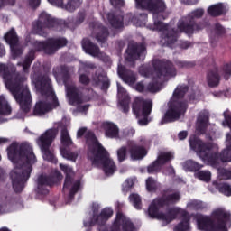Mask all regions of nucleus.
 <instances>
[{"label":"nucleus","instance_id":"nucleus-1","mask_svg":"<svg viewBox=\"0 0 231 231\" xmlns=\"http://www.w3.org/2000/svg\"><path fill=\"white\" fill-rule=\"evenodd\" d=\"M135 3L137 8L152 12L154 24L152 29L162 32V44H166V46L172 48L178 42L179 32L190 34L194 32V30H199V28L194 25V19H199V17L203 16V9H197L191 12L189 17L180 19L178 23L179 31L174 32L169 25H165V23L158 20V14L165 10V2L163 0H135Z\"/></svg>","mask_w":231,"mask_h":231},{"label":"nucleus","instance_id":"nucleus-2","mask_svg":"<svg viewBox=\"0 0 231 231\" xmlns=\"http://www.w3.org/2000/svg\"><path fill=\"white\" fill-rule=\"evenodd\" d=\"M7 154L14 166L10 174L13 189L15 192H21L24 189V181H28L32 174V165L37 162V158L32 146L26 143L19 145L13 143L7 148Z\"/></svg>","mask_w":231,"mask_h":231},{"label":"nucleus","instance_id":"nucleus-3","mask_svg":"<svg viewBox=\"0 0 231 231\" xmlns=\"http://www.w3.org/2000/svg\"><path fill=\"white\" fill-rule=\"evenodd\" d=\"M180 194H171L167 197H163L162 199H155L152 201L151 206L149 207L148 214L150 217L158 219L159 221H162L163 225H169L171 221H174L179 216H183V220L175 226L173 231H189L190 230V226L189 225V215L185 210L180 208H173L168 210L165 213H159L161 207H165V205H172V203H176V201H180Z\"/></svg>","mask_w":231,"mask_h":231},{"label":"nucleus","instance_id":"nucleus-4","mask_svg":"<svg viewBox=\"0 0 231 231\" xmlns=\"http://www.w3.org/2000/svg\"><path fill=\"white\" fill-rule=\"evenodd\" d=\"M0 75L5 80V84L9 89L16 102L24 113H28L32 109V95L28 87L23 82L26 80V77L19 78V74L15 73V69L6 67V65L0 63Z\"/></svg>","mask_w":231,"mask_h":231},{"label":"nucleus","instance_id":"nucleus-5","mask_svg":"<svg viewBox=\"0 0 231 231\" xmlns=\"http://www.w3.org/2000/svg\"><path fill=\"white\" fill-rule=\"evenodd\" d=\"M35 88L38 93L41 95H44L47 97L48 103L39 101L36 103L33 115L34 116H42L46 115V113H50L51 109L57 107L59 106V101L57 100V96H55V92H53V88H51V80L48 78H43L41 80L37 81L35 84Z\"/></svg>","mask_w":231,"mask_h":231},{"label":"nucleus","instance_id":"nucleus-6","mask_svg":"<svg viewBox=\"0 0 231 231\" xmlns=\"http://www.w3.org/2000/svg\"><path fill=\"white\" fill-rule=\"evenodd\" d=\"M213 216L217 217V219H219V222L214 224L208 217L197 215V225L199 230L228 231L226 226L230 225L229 213L226 212L223 208H218L214 211ZM222 219H225V222H221Z\"/></svg>","mask_w":231,"mask_h":231},{"label":"nucleus","instance_id":"nucleus-7","mask_svg":"<svg viewBox=\"0 0 231 231\" xmlns=\"http://www.w3.org/2000/svg\"><path fill=\"white\" fill-rule=\"evenodd\" d=\"M187 91V87H178L175 89L173 97L170 101L169 109L166 112L164 118L162 120V124L174 122V120H178L180 116H181V115L187 111V103H181L178 100L179 98H181V97H183Z\"/></svg>","mask_w":231,"mask_h":231},{"label":"nucleus","instance_id":"nucleus-8","mask_svg":"<svg viewBox=\"0 0 231 231\" xmlns=\"http://www.w3.org/2000/svg\"><path fill=\"white\" fill-rule=\"evenodd\" d=\"M95 148L90 147V152H88V157L91 160L92 164L98 166L102 165L103 171L106 176H111L116 171L115 162L109 158V153L102 147V145L95 144Z\"/></svg>","mask_w":231,"mask_h":231},{"label":"nucleus","instance_id":"nucleus-9","mask_svg":"<svg viewBox=\"0 0 231 231\" xmlns=\"http://www.w3.org/2000/svg\"><path fill=\"white\" fill-rule=\"evenodd\" d=\"M189 145L192 151H195L205 162H216L219 158L216 153L218 149L216 143H204L201 139L194 137L189 140Z\"/></svg>","mask_w":231,"mask_h":231},{"label":"nucleus","instance_id":"nucleus-10","mask_svg":"<svg viewBox=\"0 0 231 231\" xmlns=\"http://www.w3.org/2000/svg\"><path fill=\"white\" fill-rule=\"evenodd\" d=\"M57 129H49L36 141L42 152L43 160L51 162L52 163H56L57 159H55V155H53V152L50 150V147H51L53 140L57 138Z\"/></svg>","mask_w":231,"mask_h":231},{"label":"nucleus","instance_id":"nucleus-11","mask_svg":"<svg viewBox=\"0 0 231 231\" xmlns=\"http://www.w3.org/2000/svg\"><path fill=\"white\" fill-rule=\"evenodd\" d=\"M154 79H159L155 83H152L148 86L149 91L152 93H156L162 89V80H165V79H171V77H176V69L172 67L171 62H167L165 65L161 67H155V70L152 73Z\"/></svg>","mask_w":231,"mask_h":231},{"label":"nucleus","instance_id":"nucleus-12","mask_svg":"<svg viewBox=\"0 0 231 231\" xmlns=\"http://www.w3.org/2000/svg\"><path fill=\"white\" fill-rule=\"evenodd\" d=\"M152 109V100H144L142 97H136L133 104L134 114L139 118L140 125H147V116L151 115Z\"/></svg>","mask_w":231,"mask_h":231},{"label":"nucleus","instance_id":"nucleus-13","mask_svg":"<svg viewBox=\"0 0 231 231\" xmlns=\"http://www.w3.org/2000/svg\"><path fill=\"white\" fill-rule=\"evenodd\" d=\"M68 44V40L63 37L51 38L45 42H35L34 46L37 50L44 51L47 55H53L60 48Z\"/></svg>","mask_w":231,"mask_h":231},{"label":"nucleus","instance_id":"nucleus-14","mask_svg":"<svg viewBox=\"0 0 231 231\" xmlns=\"http://www.w3.org/2000/svg\"><path fill=\"white\" fill-rule=\"evenodd\" d=\"M60 167L63 172L66 174L65 181L63 184V191L69 190V197L73 198L76 192L80 189V180H73V170L64 164H60Z\"/></svg>","mask_w":231,"mask_h":231},{"label":"nucleus","instance_id":"nucleus-15","mask_svg":"<svg viewBox=\"0 0 231 231\" xmlns=\"http://www.w3.org/2000/svg\"><path fill=\"white\" fill-rule=\"evenodd\" d=\"M56 22L48 14L42 13L37 22L33 23L32 32L38 35H44L48 32V28L55 26Z\"/></svg>","mask_w":231,"mask_h":231},{"label":"nucleus","instance_id":"nucleus-16","mask_svg":"<svg viewBox=\"0 0 231 231\" xmlns=\"http://www.w3.org/2000/svg\"><path fill=\"white\" fill-rule=\"evenodd\" d=\"M97 214H98V206L93 207V212L90 214V217H92L93 219L86 220L84 226H93V225H97H97H104V222L113 216V209H111V208H106L101 211L99 216Z\"/></svg>","mask_w":231,"mask_h":231},{"label":"nucleus","instance_id":"nucleus-17","mask_svg":"<svg viewBox=\"0 0 231 231\" xmlns=\"http://www.w3.org/2000/svg\"><path fill=\"white\" fill-rule=\"evenodd\" d=\"M64 84L67 91V97L69 98V104L71 106H79L82 104V95L75 87V83L71 79H64Z\"/></svg>","mask_w":231,"mask_h":231},{"label":"nucleus","instance_id":"nucleus-18","mask_svg":"<svg viewBox=\"0 0 231 231\" xmlns=\"http://www.w3.org/2000/svg\"><path fill=\"white\" fill-rule=\"evenodd\" d=\"M174 156L171 152H161L158 159L148 167L149 174H154V172H159L162 169V165H165L167 162L172 160Z\"/></svg>","mask_w":231,"mask_h":231},{"label":"nucleus","instance_id":"nucleus-19","mask_svg":"<svg viewBox=\"0 0 231 231\" xmlns=\"http://www.w3.org/2000/svg\"><path fill=\"white\" fill-rule=\"evenodd\" d=\"M84 134L87 141V145H88V152H91V147L94 148V151H97V147H95V145H100V143H98V140H97L95 134L88 130L86 127L79 128L77 133L78 138H81V136H84Z\"/></svg>","mask_w":231,"mask_h":231},{"label":"nucleus","instance_id":"nucleus-20","mask_svg":"<svg viewBox=\"0 0 231 231\" xmlns=\"http://www.w3.org/2000/svg\"><path fill=\"white\" fill-rule=\"evenodd\" d=\"M81 46L83 48V51H85L87 55H90V57H104V53L100 51V49L88 38L83 39Z\"/></svg>","mask_w":231,"mask_h":231},{"label":"nucleus","instance_id":"nucleus-21","mask_svg":"<svg viewBox=\"0 0 231 231\" xmlns=\"http://www.w3.org/2000/svg\"><path fill=\"white\" fill-rule=\"evenodd\" d=\"M117 98L119 100L118 107L123 110V113H127L129 111V94L125 91L120 84L117 83Z\"/></svg>","mask_w":231,"mask_h":231},{"label":"nucleus","instance_id":"nucleus-22","mask_svg":"<svg viewBox=\"0 0 231 231\" xmlns=\"http://www.w3.org/2000/svg\"><path fill=\"white\" fill-rule=\"evenodd\" d=\"M48 2L54 6L65 8V10L69 12H73L76 8L80 6V1L79 0H48Z\"/></svg>","mask_w":231,"mask_h":231},{"label":"nucleus","instance_id":"nucleus-23","mask_svg":"<svg viewBox=\"0 0 231 231\" xmlns=\"http://www.w3.org/2000/svg\"><path fill=\"white\" fill-rule=\"evenodd\" d=\"M208 127V112L203 111L199 114L196 125V132L198 134H203Z\"/></svg>","mask_w":231,"mask_h":231},{"label":"nucleus","instance_id":"nucleus-24","mask_svg":"<svg viewBox=\"0 0 231 231\" xmlns=\"http://www.w3.org/2000/svg\"><path fill=\"white\" fill-rule=\"evenodd\" d=\"M117 73L120 78H122V80L125 82V84H129V86L134 84L136 82V77L134 74L127 69H125V67L122 65H118Z\"/></svg>","mask_w":231,"mask_h":231},{"label":"nucleus","instance_id":"nucleus-25","mask_svg":"<svg viewBox=\"0 0 231 231\" xmlns=\"http://www.w3.org/2000/svg\"><path fill=\"white\" fill-rule=\"evenodd\" d=\"M4 39L7 42V44L10 45L12 53L17 55V52L15 51V46H17V42H19V38H17V33H15V30L11 29L9 32H7L5 34Z\"/></svg>","mask_w":231,"mask_h":231},{"label":"nucleus","instance_id":"nucleus-26","mask_svg":"<svg viewBox=\"0 0 231 231\" xmlns=\"http://www.w3.org/2000/svg\"><path fill=\"white\" fill-rule=\"evenodd\" d=\"M130 154L132 160H142L147 154L145 148L142 146H136V144H132L130 149Z\"/></svg>","mask_w":231,"mask_h":231},{"label":"nucleus","instance_id":"nucleus-27","mask_svg":"<svg viewBox=\"0 0 231 231\" xmlns=\"http://www.w3.org/2000/svg\"><path fill=\"white\" fill-rule=\"evenodd\" d=\"M208 85L210 88H216L219 85V80L221 77L219 76V70L217 69H213L208 73Z\"/></svg>","mask_w":231,"mask_h":231},{"label":"nucleus","instance_id":"nucleus-28","mask_svg":"<svg viewBox=\"0 0 231 231\" xmlns=\"http://www.w3.org/2000/svg\"><path fill=\"white\" fill-rule=\"evenodd\" d=\"M221 162H231V136L226 135V149L223 150L222 153L219 155Z\"/></svg>","mask_w":231,"mask_h":231},{"label":"nucleus","instance_id":"nucleus-29","mask_svg":"<svg viewBox=\"0 0 231 231\" xmlns=\"http://www.w3.org/2000/svg\"><path fill=\"white\" fill-rule=\"evenodd\" d=\"M107 17L110 24L116 30H121V28H124V17L122 15H115L114 14H108Z\"/></svg>","mask_w":231,"mask_h":231},{"label":"nucleus","instance_id":"nucleus-30","mask_svg":"<svg viewBox=\"0 0 231 231\" xmlns=\"http://www.w3.org/2000/svg\"><path fill=\"white\" fill-rule=\"evenodd\" d=\"M106 136L108 138H116L118 137V126L113 123H105L104 124Z\"/></svg>","mask_w":231,"mask_h":231},{"label":"nucleus","instance_id":"nucleus-31","mask_svg":"<svg viewBox=\"0 0 231 231\" xmlns=\"http://www.w3.org/2000/svg\"><path fill=\"white\" fill-rule=\"evenodd\" d=\"M126 53H128L129 57L132 59H136V57H143V55H145V46L141 45L136 49V51L129 47L126 51Z\"/></svg>","mask_w":231,"mask_h":231},{"label":"nucleus","instance_id":"nucleus-32","mask_svg":"<svg viewBox=\"0 0 231 231\" xmlns=\"http://www.w3.org/2000/svg\"><path fill=\"white\" fill-rule=\"evenodd\" d=\"M224 12L225 7L223 6V4H217L215 5H211L208 9V14H209V15H213L214 17H216L217 15H221V14H223Z\"/></svg>","mask_w":231,"mask_h":231},{"label":"nucleus","instance_id":"nucleus-33","mask_svg":"<svg viewBox=\"0 0 231 231\" xmlns=\"http://www.w3.org/2000/svg\"><path fill=\"white\" fill-rule=\"evenodd\" d=\"M201 167V165H199L198 162L192 160L187 161L183 165V169L184 171H186V172H193V171H199Z\"/></svg>","mask_w":231,"mask_h":231},{"label":"nucleus","instance_id":"nucleus-34","mask_svg":"<svg viewBox=\"0 0 231 231\" xmlns=\"http://www.w3.org/2000/svg\"><path fill=\"white\" fill-rule=\"evenodd\" d=\"M12 113V108L8 105L5 97H0V115H10Z\"/></svg>","mask_w":231,"mask_h":231},{"label":"nucleus","instance_id":"nucleus-35","mask_svg":"<svg viewBox=\"0 0 231 231\" xmlns=\"http://www.w3.org/2000/svg\"><path fill=\"white\" fill-rule=\"evenodd\" d=\"M94 80L96 84L102 86L103 89H107V88H109V79L105 74H101L98 77L94 78Z\"/></svg>","mask_w":231,"mask_h":231},{"label":"nucleus","instance_id":"nucleus-36","mask_svg":"<svg viewBox=\"0 0 231 231\" xmlns=\"http://www.w3.org/2000/svg\"><path fill=\"white\" fill-rule=\"evenodd\" d=\"M175 64H177L179 68H194V66H196L195 61L183 59L176 60Z\"/></svg>","mask_w":231,"mask_h":231},{"label":"nucleus","instance_id":"nucleus-37","mask_svg":"<svg viewBox=\"0 0 231 231\" xmlns=\"http://www.w3.org/2000/svg\"><path fill=\"white\" fill-rule=\"evenodd\" d=\"M61 143L62 145H71L73 141H71V137H69V134L67 129H63L61 131Z\"/></svg>","mask_w":231,"mask_h":231},{"label":"nucleus","instance_id":"nucleus-38","mask_svg":"<svg viewBox=\"0 0 231 231\" xmlns=\"http://www.w3.org/2000/svg\"><path fill=\"white\" fill-rule=\"evenodd\" d=\"M61 155L66 160H70V162H75L79 158V153L75 152H69L66 150L61 151Z\"/></svg>","mask_w":231,"mask_h":231},{"label":"nucleus","instance_id":"nucleus-39","mask_svg":"<svg viewBox=\"0 0 231 231\" xmlns=\"http://www.w3.org/2000/svg\"><path fill=\"white\" fill-rule=\"evenodd\" d=\"M199 180H201L202 181H210V178L212 174L208 171H201L195 174Z\"/></svg>","mask_w":231,"mask_h":231},{"label":"nucleus","instance_id":"nucleus-40","mask_svg":"<svg viewBox=\"0 0 231 231\" xmlns=\"http://www.w3.org/2000/svg\"><path fill=\"white\" fill-rule=\"evenodd\" d=\"M188 208H190L191 210H199L200 208H205V204L199 200H192L188 203L187 205Z\"/></svg>","mask_w":231,"mask_h":231},{"label":"nucleus","instance_id":"nucleus-41","mask_svg":"<svg viewBox=\"0 0 231 231\" xmlns=\"http://www.w3.org/2000/svg\"><path fill=\"white\" fill-rule=\"evenodd\" d=\"M130 201L133 203L135 208H142V199L138 194H132L130 195Z\"/></svg>","mask_w":231,"mask_h":231},{"label":"nucleus","instance_id":"nucleus-42","mask_svg":"<svg viewBox=\"0 0 231 231\" xmlns=\"http://www.w3.org/2000/svg\"><path fill=\"white\" fill-rule=\"evenodd\" d=\"M127 158V148L123 146L117 150V159L118 162H124Z\"/></svg>","mask_w":231,"mask_h":231},{"label":"nucleus","instance_id":"nucleus-43","mask_svg":"<svg viewBox=\"0 0 231 231\" xmlns=\"http://www.w3.org/2000/svg\"><path fill=\"white\" fill-rule=\"evenodd\" d=\"M134 185V179H127L123 183V192H129V190L133 189Z\"/></svg>","mask_w":231,"mask_h":231},{"label":"nucleus","instance_id":"nucleus-44","mask_svg":"<svg viewBox=\"0 0 231 231\" xmlns=\"http://www.w3.org/2000/svg\"><path fill=\"white\" fill-rule=\"evenodd\" d=\"M99 31H101V34H98L96 36V39L97 41V42H104V41H106V39H107V30L104 27H99Z\"/></svg>","mask_w":231,"mask_h":231},{"label":"nucleus","instance_id":"nucleus-45","mask_svg":"<svg viewBox=\"0 0 231 231\" xmlns=\"http://www.w3.org/2000/svg\"><path fill=\"white\" fill-rule=\"evenodd\" d=\"M223 77L226 80H228L231 77V63H226L222 68Z\"/></svg>","mask_w":231,"mask_h":231},{"label":"nucleus","instance_id":"nucleus-46","mask_svg":"<svg viewBox=\"0 0 231 231\" xmlns=\"http://www.w3.org/2000/svg\"><path fill=\"white\" fill-rule=\"evenodd\" d=\"M146 189L150 192H152V190H156V181L153 180L152 178H148L146 180Z\"/></svg>","mask_w":231,"mask_h":231},{"label":"nucleus","instance_id":"nucleus-47","mask_svg":"<svg viewBox=\"0 0 231 231\" xmlns=\"http://www.w3.org/2000/svg\"><path fill=\"white\" fill-rule=\"evenodd\" d=\"M219 191L225 196H231V186L229 184H222L219 187Z\"/></svg>","mask_w":231,"mask_h":231},{"label":"nucleus","instance_id":"nucleus-48","mask_svg":"<svg viewBox=\"0 0 231 231\" xmlns=\"http://www.w3.org/2000/svg\"><path fill=\"white\" fill-rule=\"evenodd\" d=\"M6 212H10V203L1 202L0 203V216H2V214H6Z\"/></svg>","mask_w":231,"mask_h":231},{"label":"nucleus","instance_id":"nucleus-49","mask_svg":"<svg viewBox=\"0 0 231 231\" xmlns=\"http://www.w3.org/2000/svg\"><path fill=\"white\" fill-rule=\"evenodd\" d=\"M220 174L223 178V180H230L231 178V170H220Z\"/></svg>","mask_w":231,"mask_h":231},{"label":"nucleus","instance_id":"nucleus-50","mask_svg":"<svg viewBox=\"0 0 231 231\" xmlns=\"http://www.w3.org/2000/svg\"><path fill=\"white\" fill-rule=\"evenodd\" d=\"M38 185H48V177L46 176H40L38 178Z\"/></svg>","mask_w":231,"mask_h":231},{"label":"nucleus","instance_id":"nucleus-51","mask_svg":"<svg viewBox=\"0 0 231 231\" xmlns=\"http://www.w3.org/2000/svg\"><path fill=\"white\" fill-rule=\"evenodd\" d=\"M110 3L113 6H116L117 8L124 6V0H110Z\"/></svg>","mask_w":231,"mask_h":231},{"label":"nucleus","instance_id":"nucleus-52","mask_svg":"<svg viewBox=\"0 0 231 231\" xmlns=\"http://www.w3.org/2000/svg\"><path fill=\"white\" fill-rule=\"evenodd\" d=\"M79 82L81 83V84H85V85H88V84H89V78L88 77V76H86V75H80V77H79Z\"/></svg>","mask_w":231,"mask_h":231},{"label":"nucleus","instance_id":"nucleus-53","mask_svg":"<svg viewBox=\"0 0 231 231\" xmlns=\"http://www.w3.org/2000/svg\"><path fill=\"white\" fill-rule=\"evenodd\" d=\"M32 64V60H24V61L22 63V66L23 68V71H26L30 68V65Z\"/></svg>","mask_w":231,"mask_h":231},{"label":"nucleus","instance_id":"nucleus-54","mask_svg":"<svg viewBox=\"0 0 231 231\" xmlns=\"http://www.w3.org/2000/svg\"><path fill=\"white\" fill-rule=\"evenodd\" d=\"M215 30H216V32L218 34L225 33V28L219 23H217L215 25Z\"/></svg>","mask_w":231,"mask_h":231},{"label":"nucleus","instance_id":"nucleus-55","mask_svg":"<svg viewBox=\"0 0 231 231\" xmlns=\"http://www.w3.org/2000/svg\"><path fill=\"white\" fill-rule=\"evenodd\" d=\"M29 5L32 8H35V7L39 6V5H41V0H29Z\"/></svg>","mask_w":231,"mask_h":231},{"label":"nucleus","instance_id":"nucleus-56","mask_svg":"<svg viewBox=\"0 0 231 231\" xmlns=\"http://www.w3.org/2000/svg\"><path fill=\"white\" fill-rule=\"evenodd\" d=\"M188 134H189L187 133V131H182V132L179 133V139L185 140L187 138Z\"/></svg>","mask_w":231,"mask_h":231},{"label":"nucleus","instance_id":"nucleus-57","mask_svg":"<svg viewBox=\"0 0 231 231\" xmlns=\"http://www.w3.org/2000/svg\"><path fill=\"white\" fill-rule=\"evenodd\" d=\"M181 3H185L186 5H196L199 0H180Z\"/></svg>","mask_w":231,"mask_h":231},{"label":"nucleus","instance_id":"nucleus-58","mask_svg":"<svg viewBox=\"0 0 231 231\" xmlns=\"http://www.w3.org/2000/svg\"><path fill=\"white\" fill-rule=\"evenodd\" d=\"M88 109H89V105H84V106H79V111H80L81 113L84 111H88Z\"/></svg>","mask_w":231,"mask_h":231},{"label":"nucleus","instance_id":"nucleus-59","mask_svg":"<svg viewBox=\"0 0 231 231\" xmlns=\"http://www.w3.org/2000/svg\"><path fill=\"white\" fill-rule=\"evenodd\" d=\"M143 88H144V86H143L142 83H138V84L136 85V88H135V89H136L137 91L141 92V93H142V91H143Z\"/></svg>","mask_w":231,"mask_h":231},{"label":"nucleus","instance_id":"nucleus-60","mask_svg":"<svg viewBox=\"0 0 231 231\" xmlns=\"http://www.w3.org/2000/svg\"><path fill=\"white\" fill-rule=\"evenodd\" d=\"M180 46L184 50H187V48H189L190 46V43L189 42H183Z\"/></svg>","mask_w":231,"mask_h":231},{"label":"nucleus","instance_id":"nucleus-61","mask_svg":"<svg viewBox=\"0 0 231 231\" xmlns=\"http://www.w3.org/2000/svg\"><path fill=\"white\" fill-rule=\"evenodd\" d=\"M10 4L9 0H0V8L5 6V5Z\"/></svg>","mask_w":231,"mask_h":231},{"label":"nucleus","instance_id":"nucleus-62","mask_svg":"<svg viewBox=\"0 0 231 231\" xmlns=\"http://www.w3.org/2000/svg\"><path fill=\"white\" fill-rule=\"evenodd\" d=\"M8 142H10L8 138L0 137V145H3V143H6Z\"/></svg>","mask_w":231,"mask_h":231},{"label":"nucleus","instance_id":"nucleus-63","mask_svg":"<svg viewBox=\"0 0 231 231\" xmlns=\"http://www.w3.org/2000/svg\"><path fill=\"white\" fill-rule=\"evenodd\" d=\"M5 53V47L0 44V57H3Z\"/></svg>","mask_w":231,"mask_h":231},{"label":"nucleus","instance_id":"nucleus-64","mask_svg":"<svg viewBox=\"0 0 231 231\" xmlns=\"http://www.w3.org/2000/svg\"><path fill=\"white\" fill-rule=\"evenodd\" d=\"M55 176L58 177V180H62V174H60V172L58 171H55Z\"/></svg>","mask_w":231,"mask_h":231}]
</instances>
